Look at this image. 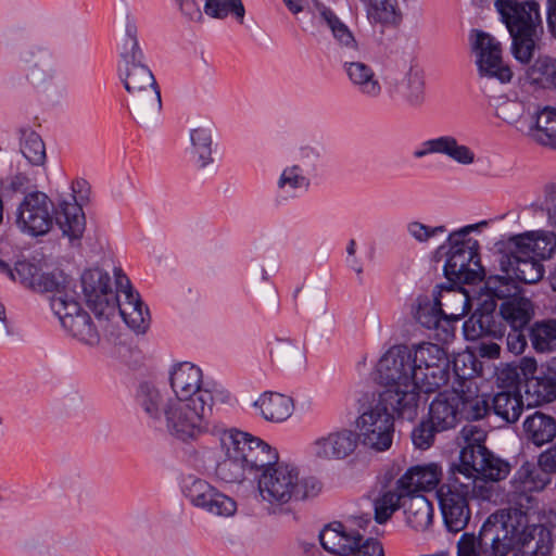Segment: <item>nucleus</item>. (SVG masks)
I'll return each mask as SVG.
<instances>
[{"label": "nucleus", "mask_w": 556, "mask_h": 556, "mask_svg": "<svg viewBox=\"0 0 556 556\" xmlns=\"http://www.w3.org/2000/svg\"><path fill=\"white\" fill-rule=\"evenodd\" d=\"M118 55L121 59L118 67H127L136 63L146 62V56L138 39L136 18L128 12L124 17L123 33L118 45Z\"/></svg>", "instance_id": "30"}, {"label": "nucleus", "mask_w": 556, "mask_h": 556, "mask_svg": "<svg viewBox=\"0 0 556 556\" xmlns=\"http://www.w3.org/2000/svg\"><path fill=\"white\" fill-rule=\"evenodd\" d=\"M510 254L507 256L508 267L515 278L523 283L532 285L540 281L544 276V266L540 260L530 255H520L518 249L510 247Z\"/></svg>", "instance_id": "34"}, {"label": "nucleus", "mask_w": 556, "mask_h": 556, "mask_svg": "<svg viewBox=\"0 0 556 556\" xmlns=\"http://www.w3.org/2000/svg\"><path fill=\"white\" fill-rule=\"evenodd\" d=\"M486 294L492 299H498L503 301L518 298V288L513 279L505 276H490L484 285Z\"/></svg>", "instance_id": "53"}, {"label": "nucleus", "mask_w": 556, "mask_h": 556, "mask_svg": "<svg viewBox=\"0 0 556 556\" xmlns=\"http://www.w3.org/2000/svg\"><path fill=\"white\" fill-rule=\"evenodd\" d=\"M490 412L506 424L516 422L523 412V401L519 392H497L490 406Z\"/></svg>", "instance_id": "39"}, {"label": "nucleus", "mask_w": 556, "mask_h": 556, "mask_svg": "<svg viewBox=\"0 0 556 556\" xmlns=\"http://www.w3.org/2000/svg\"><path fill=\"white\" fill-rule=\"evenodd\" d=\"M271 362L282 368H295L304 365L306 356L304 346L290 339H276L270 344Z\"/></svg>", "instance_id": "35"}, {"label": "nucleus", "mask_w": 556, "mask_h": 556, "mask_svg": "<svg viewBox=\"0 0 556 556\" xmlns=\"http://www.w3.org/2000/svg\"><path fill=\"white\" fill-rule=\"evenodd\" d=\"M528 137L535 143L556 150V109L544 106L531 117Z\"/></svg>", "instance_id": "31"}, {"label": "nucleus", "mask_w": 556, "mask_h": 556, "mask_svg": "<svg viewBox=\"0 0 556 556\" xmlns=\"http://www.w3.org/2000/svg\"><path fill=\"white\" fill-rule=\"evenodd\" d=\"M496 304L485 301L464 323L463 332L468 341L490 337L503 339L507 327H528L533 317L532 303L526 298H513L503 301L498 313Z\"/></svg>", "instance_id": "6"}, {"label": "nucleus", "mask_w": 556, "mask_h": 556, "mask_svg": "<svg viewBox=\"0 0 556 556\" xmlns=\"http://www.w3.org/2000/svg\"><path fill=\"white\" fill-rule=\"evenodd\" d=\"M526 113V104L519 100L506 99L495 108V115L510 125H516Z\"/></svg>", "instance_id": "57"}, {"label": "nucleus", "mask_w": 556, "mask_h": 556, "mask_svg": "<svg viewBox=\"0 0 556 556\" xmlns=\"http://www.w3.org/2000/svg\"><path fill=\"white\" fill-rule=\"evenodd\" d=\"M528 333L531 345L536 352L546 353L556 349L555 319L535 321L528 329Z\"/></svg>", "instance_id": "46"}, {"label": "nucleus", "mask_w": 556, "mask_h": 556, "mask_svg": "<svg viewBox=\"0 0 556 556\" xmlns=\"http://www.w3.org/2000/svg\"><path fill=\"white\" fill-rule=\"evenodd\" d=\"M184 492L193 506L212 515L229 517L237 510V504L231 497L203 479L190 478L185 483Z\"/></svg>", "instance_id": "22"}, {"label": "nucleus", "mask_w": 556, "mask_h": 556, "mask_svg": "<svg viewBox=\"0 0 556 556\" xmlns=\"http://www.w3.org/2000/svg\"><path fill=\"white\" fill-rule=\"evenodd\" d=\"M442 478V469L438 464L416 465L408 468L396 481L397 489L406 495L420 494V491L435 489Z\"/></svg>", "instance_id": "27"}, {"label": "nucleus", "mask_w": 556, "mask_h": 556, "mask_svg": "<svg viewBox=\"0 0 556 556\" xmlns=\"http://www.w3.org/2000/svg\"><path fill=\"white\" fill-rule=\"evenodd\" d=\"M365 534H379L368 514L326 525L319 532V542L323 548L331 554L350 556Z\"/></svg>", "instance_id": "15"}, {"label": "nucleus", "mask_w": 556, "mask_h": 556, "mask_svg": "<svg viewBox=\"0 0 556 556\" xmlns=\"http://www.w3.org/2000/svg\"><path fill=\"white\" fill-rule=\"evenodd\" d=\"M254 406L260 410L264 419L281 422L291 416L293 404L292 400L287 395L266 392L255 401Z\"/></svg>", "instance_id": "36"}, {"label": "nucleus", "mask_w": 556, "mask_h": 556, "mask_svg": "<svg viewBox=\"0 0 556 556\" xmlns=\"http://www.w3.org/2000/svg\"><path fill=\"white\" fill-rule=\"evenodd\" d=\"M463 479L476 482L477 479L483 481H500L505 479L509 471L508 462L495 456L490 450L477 452L473 462L468 465L453 464L451 466ZM476 485V483H473Z\"/></svg>", "instance_id": "23"}, {"label": "nucleus", "mask_w": 556, "mask_h": 556, "mask_svg": "<svg viewBox=\"0 0 556 556\" xmlns=\"http://www.w3.org/2000/svg\"><path fill=\"white\" fill-rule=\"evenodd\" d=\"M181 15L190 22H201L202 11L195 0H173Z\"/></svg>", "instance_id": "63"}, {"label": "nucleus", "mask_w": 556, "mask_h": 556, "mask_svg": "<svg viewBox=\"0 0 556 556\" xmlns=\"http://www.w3.org/2000/svg\"><path fill=\"white\" fill-rule=\"evenodd\" d=\"M136 402L146 414L148 422L155 429L165 427L170 435L181 441L199 438L192 426L186 425L187 421H176L174 416L169 415V407L174 406L175 399L167 396L153 383L142 382L139 384Z\"/></svg>", "instance_id": "12"}, {"label": "nucleus", "mask_w": 556, "mask_h": 556, "mask_svg": "<svg viewBox=\"0 0 556 556\" xmlns=\"http://www.w3.org/2000/svg\"><path fill=\"white\" fill-rule=\"evenodd\" d=\"M507 536L511 538L509 553L514 556H551L553 540L551 531L543 525H529L527 511L509 506L504 509Z\"/></svg>", "instance_id": "11"}, {"label": "nucleus", "mask_w": 556, "mask_h": 556, "mask_svg": "<svg viewBox=\"0 0 556 556\" xmlns=\"http://www.w3.org/2000/svg\"><path fill=\"white\" fill-rule=\"evenodd\" d=\"M275 462L260 468L257 489L263 501L281 506L292 501H303L316 496L320 483L313 477L302 478L296 466L280 463L275 450Z\"/></svg>", "instance_id": "7"}, {"label": "nucleus", "mask_w": 556, "mask_h": 556, "mask_svg": "<svg viewBox=\"0 0 556 556\" xmlns=\"http://www.w3.org/2000/svg\"><path fill=\"white\" fill-rule=\"evenodd\" d=\"M340 63L356 93L368 101L380 99L383 87L375 70L369 64L361 61V59H346Z\"/></svg>", "instance_id": "25"}, {"label": "nucleus", "mask_w": 556, "mask_h": 556, "mask_svg": "<svg viewBox=\"0 0 556 556\" xmlns=\"http://www.w3.org/2000/svg\"><path fill=\"white\" fill-rule=\"evenodd\" d=\"M115 285L117 288L118 312L125 324L138 333H144L150 325L148 306L142 302L140 294L132 288L129 278L121 268H114Z\"/></svg>", "instance_id": "19"}, {"label": "nucleus", "mask_w": 556, "mask_h": 556, "mask_svg": "<svg viewBox=\"0 0 556 556\" xmlns=\"http://www.w3.org/2000/svg\"><path fill=\"white\" fill-rule=\"evenodd\" d=\"M453 468H450L446 482L437 490V498L447 531H463L471 517L469 501L473 497V481L462 480Z\"/></svg>", "instance_id": "13"}, {"label": "nucleus", "mask_w": 556, "mask_h": 556, "mask_svg": "<svg viewBox=\"0 0 556 556\" xmlns=\"http://www.w3.org/2000/svg\"><path fill=\"white\" fill-rule=\"evenodd\" d=\"M415 318L422 327L435 330V337L439 340L447 341L454 336L452 321H456V318L452 320L447 319L443 314L439 301L433 304H419L415 313Z\"/></svg>", "instance_id": "32"}, {"label": "nucleus", "mask_w": 556, "mask_h": 556, "mask_svg": "<svg viewBox=\"0 0 556 556\" xmlns=\"http://www.w3.org/2000/svg\"><path fill=\"white\" fill-rule=\"evenodd\" d=\"M352 556H384L382 544L374 539L367 538L359 542Z\"/></svg>", "instance_id": "64"}, {"label": "nucleus", "mask_w": 556, "mask_h": 556, "mask_svg": "<svg viewBox=\"0 0 556 556\" xmlns=\"http://www.w3.org/2000/svg\"><path fill=\"white\" fill-rule=\"evenodd\" d=\"M425 85L422 71L417 65L409 64L401 76L387 78V96L396 106L417 109L426 100Z\"/></svg>", "instance_id": "20"}, {"label": "nucleus", "mask_w": 556, "mask_h": 556, "mask_svg": "<svg viewBox=\"0 0 556 556\" xmlns=\"http://www.w3.org/2000/svg\"><path fill=\"white\" fill-rule=\"evenodd\" d=\"M527 439L538 446L551 442L556 437V420L541 412H534L523 422Z\"/></svg>", "instance_id": "37"}, {"label": "nucleus", "mask_w": 556, "mask_h": 556, "mask_svg": "<svg viewBox=\"0 0 556 556\" xmlns=\"http://www.w3.org/2000/svg\"><path fill=\"white\" fill-rule=\"evenodd\" d=\"M370 22L384 27H397L403 18L397 0H363Z\"/></svg>", "instance_id": "40"}, {"label": "nucleus", "mask_w": 556, "mask_h": 556, "mask_svg": "<svg viewBox=\"0 0 556 556\" xmlns=\"http://www.w3.org/2000/svg\"><path fill=\"white\" fill-rule=\"evenodd\" d=\"M31 187V180L25 173H16L5 178L0 177V197L12 199L17 194H26Z\"/></svg>", "instance_id": "55"}, {"label": "nucleus", "mask_w": 556, "mask_h": 556, "mask_svg": "<svg viewBox=\"0 0 556 556\" xmlns=\"http://www.w3.org/2000/svg\"><path fill=\"white\" fill-rule=\"evenodd\" d=\"M439 150V154H443L460 165H470L476 160L475 152L468 146L460 144L454 136H440Z\"/></svg>", "instance_id": "49"}, {"label": "nucleus", "mask_w": 556, "mask_h": 556, "mask_svg": "<svg viewBox=\"0 0 556 556\" xmlns=\"http://www.w3.org/2000/svg\"><path fill=\"white\" fill-rule=\"evenodd\" d=\"M20 151L30 165H45L47 160L46 144L40 135L30 127L20 129Z\"/></svg>", "instance_id": "42"}, {"label": "nucleus", "mask_w": 556, "mask_h": 556, "mask_svg": "<svg viewBox=\"0 0 556 556\" xmlns=\"http://www.w3.org/2000/svg\"><path fill=\"white\" fill-rule=\"evenodd\" d=\"M309 176L311 175L293 164L282 170L277 186L280 190L287 192H294L298 189L307 190L311 185Z\"/></svg>", "instance_id": "54"}, {"label": "nucleus", "mask_w": 556, "mask_h": 556, "mask_svg": "<svg viewBox=\"0 0 556 556\" xmlns=\"http://www.w3.org/2000/svg\"><path fill=\"white\" fill-rule=\"evenodd\" d=\"M71 288V278L62 270L39 273L34 287L36 292H53V295L64 294Z\"/></svg>", "instance_id": "52"}, {"label": "nucleus", "mask_w": 556, "mask_h": 556, "mask_svg": "<svg viewBox=\"0 0 556 556\" xmlns=\"http://www.w3.org/2000/svg\"><path fill=\"white\" fill-rule=\"evenodd\" d=\"M39 273L38 266L27 260L17 261L14 264L15 281L31 290L35 287Z\"/></svg>", "instance_id": "60"}, {"label": "nucleus", "mask_w": 556, "mask_h": 556, "mask_svg": "<svg viewBox=\"0 0 556 556\" xmlns=\"http://www.w3.org/2000/svg\"><path fill=\"white\" fill-rule=\"evenodd\" d=\"M551 473L543 471L541 466L527 463L516 472V480L519 481L522 492L542 491L551 482Z\"/></svg>", "instance_id": "47"}, {"label": "nucleus", "mask_w": 556, "mask_h": 556, "mask_svg": "<svg viewBox=\"0 0 556 556\" xmlns=\"http://www.w3.org/2000/svg\"><path fill=\"white\" fill-rule=\"evenodd\" d=\"M454 361V374L466 379L471 372L459 374ZM452 374V362L446 351L434 343L422 342L391 346L377 364V377L384 390L394 391L396 397L413 393L418 407L419 393H433L447 384Z\"/></svg>", "instance_id": "1"}, {"label": "nucleus", "mask_w": 556, "mask_h": 556, "mask_svg": "<svg viewBox=\"0 0 556 556\" xmlns=\"http://www.w3.org/2000/svg\"><path fill=\"white\" fill-rule=\"evenodd\" d=\"M25 62L29 63L26 78L50 99H62L67 94L65 78L55 68L50 52L38 48L37 53L27 52Z\"/></svg>", "instance_id": "17"}, {"label": "nucleus", "mask_w": 556, "mask_h": 556, "mask_svg": "<svg viewBox=\"0 0 556 556\" xmlns=\"http://www.w3.org/2000/svg\"><path fill=\"white\" fill-rule=\"evenodd\" d=\"M460 438L464 441V446L459 452V464L468 465V462H473L477 452H483L485 446L486 432L476 425H465L460 430Z\"/></svg>", "instance_id": "44"}, {"label": "nucleus", "mask_w": 556, "mask_h": 556, "mask_svg": "<svg viewBox=\"0 0 556 556\" xmlns=\"http://www.w3.org/2000/svg\"><path fill=\"white\" fill-rule=\"evenodd\" d=\"M53 203L50 198L41 191L27 192L18 203L15 211V225L17 229L30 237L47 235L55 219L63 236L70 240L81 238L86 222L81 206L76 202L74 194L71 200L59 202L55 216H53Z\"/></svg>", "instance_id": "4"}, {"label": "nucleus", "mask_w": 556, "mask_h": 556, "mask_svg": "<svg viewBox=\"0 0 556 556\" xmlns=\"http://www.w3.org/2000/svg\"><path fill=\"white\" fill-rule=\"evenodd\" d=\"M396 396L394 391L383 390L370 396L365 394L359 400V415L355 421L358 443L375 452H384L393 442L394 414L403 419H415L418 412L415 395L404 393L402 397Z\"/></svg>", "instance_id": "3"}, {"label": "nucleus", "mask_w": 556, "mask_h": 556, "mask_svg": "<svg viewBox=\"0 0 556 556\" xmlns=\"http://www.w3.org/2000/svg\"><path fill=\"white\" fill-rule=\"evenodd\" d=\"M118 76L131 96L130 112L134 119L143 127L155 124L162 110L161 91L146 62L118 67Z\"/></svg>", "instance_id": "9"}, {"label": "nucleus", "mask_w": 556, "mask_h": 556, "mask_svg": "<svg viewBox=\"0 0 556 556\" xmlns=\"http://www.w3.org/2000/svg\"><path fill=\"white\" fill-rule=\"evenodd\" d=\"M319 159L320 153L316 148L309 146L301 147L296 155L298 163L294 165L308 175H312L316 172Z\"/></svg>", "instance_id": "62"}, {"label": "nucleus", "mask_w": 556, "mask_h": 556, "mask_svg": "<svg viewBox=\"0 0 556 556\" xmlns=\"http://www.w3.org/2000/svg\"><path fill=\"white\" fill-rule=\"evenodd\" d=\"M509 245L518 249L520 255L542 261L551 258L556 252V235L546 230L528 231L511 237Z\"/></svg>", "instance_id": "26"}, {"label": "nucleus", "mask_w": 556, "mask_h": 556, "mask_svg": "<svg viewBox=\"0 0 556 556\" xmlns=\"http://www.w3.org/2000/svg\"><path fill=\"white\" fill-rule=\"evenodd\" d=\"M204 12L213 18L232 15L240 24L244 21L245 9L241 0H206Z\"/></svg>", "instance_id": "50"}, {"label": "nucleus", "mask_w": 556, "mask_h": 556, "mask_svg": "<svg viewBox=\"0 0 556 556\" xmlns=\"http://www.w3.org/2000/svg\"><path fill=\"white\" fill-rule=\"evenodd\" d=\"M224 457L215 468L216 477L226 483H240L249 476H257L260 468L275 462V448L257 437L237 429L220 435Z\"/></svg>", "instance_id": "5"}, {"label": "nucleus", "mask_w": 556, "mask_h": 556, "mask_svg": "<svg viewBox=\"0 0 556 556\" xmlns=\"http://www.w3.org/2000/svg\"><path fill=\"white\" fill-rule=\"evenodd\" d=\"M458 404H462L459 391L453 389L438 393L429 406V418L437 425V429L445 431L456 427Z\"/></svg>", "instance_id": "29"}, {"label": "nucleus", "mask_w": 556, "mask_h": 556, "mask_svg": "<svg viewBox=\"0 0 556 556\" xmlns=\"http://www.w3.org/2000/svg\"><path fill=\"white\" fill-rule=\"evenodd\" d=\"M481 222L467 225L451 232L447 237L448 250L443 271L447 280L453 283L471 285L481 281L484 269L479 257V242L470 237V233L480 226Z\"/></svg>", "instance_id": "10"}, {"label": "nucleus", "mask_w": 556, "mask_h": 556, "mask_svg": "<svg viewBox=\"0 0 556 556\" xmlns=\"http://www.w3.org/2000/svg\"><path fill=\"white\" fill-rule=\"evenodd\" d=\"M315 18L330 31L334 45V58L339 62L346 59H361L362 49L353 31L332 9L317 3Z\"/></svg>", "instance_id": "21"}, {"label": "nucleus", "mask_w": 556, "mask_h": 556, "mask_svg": "<svg viewBox=\"0 0 556 556\" xmlns=\"http://www.w3.org/2000/svg\"><path fill=\"white\" fill-rule=\"evenodd\" d=\"M213 130L214 125L208 119L195 122L189 130V153L192 162L200 169H205L214 163Z\"/></svg>", "instance_id": "28"}, {"label": "nucleus", "mask_w": 556, "mask_h": 556, "mask_svg": "<svg viewBox=\"0 0 556 556\" xmlns=\"http://www.w3.org/2000/svg\"><path fill=\"white\" fill-rule=\"evenodd\" d=\"M527 80L531 85L541 88H556V59L542 55L539 56L526 72Z\"/></svg>", "instance_id": "43"}, {"label": "nucleus", "mask_w": 556, "mask_h": 556, "mask_svg": "<svg viewBox=\"0 0 556 556\" xmlns=\"http://www.w3.org/2000/svg\"><path fill=\"white\" fill-rule=\"evenodd\" d=\"M446 231L447 229L444 225L430 227L416 220L407 224L408 235L419 243H425L430 238L442 235Z\"/></svg>", "instance_id": "61"}, {"label": "nucleus", "mask_w": 556, "mask_h": 556, "mask_svg": "<svg viewBox=\"0 0 556 556\" xmlns=\"http://www.w3.org/2000/svg\"><path fill=\"white\" fill-rule=\"evenodd\" d=\"M407 525L416 531L427 530L433 520V506L422 494L406 495L402 500Z\"/></svg>", "instance_id": "33"}, {"label": "nucleus", "mask_w": 556, "mask_h": 556, "mask_svg": "<svg viewBox=\"0 0 556 556\" xmlns=\"http://www.w3.org/2000/svg\"><path fill=\"white\" fill-rule=\"evenodd\" d=\"M64 317L65 320L61 325L73 338L88 345H97L100 342L99 331L86 311L72 318L66 314Z\"/></svg>", "instance_id": "41"}, {"label": "nucleus", "mask_w": 556, "mask_h": 556, "mask_svg": "<svg viewBox=\"0 0 556 556\" xmlns=\"http://www.w3.org/2000/svg\"><path fill=\"white\" fill-rule=\"evenodd\" d=\"M470 41L479 77L495 79L501 84L509 83L513 78V71L503 61L501 42L479 29L471 30Z\"/></svg>", "instance_id": "16"}, {"label": "nucleus", "mask_w": 556, "mask_h": 556, "mask_svg": "<svg viewBox=\"0 0 556 556\" xmlns=\"http://www.w3.org/2000/svg\"><path fill=\"white\" fill-rule=\"evenodd\" d=\"M406 494L397 489L382 491L372 502L374 520L378 525L386 523L392 515L402 507Z\"/></svg>", "instance_id": "45"}, {"label": "nucleus", "mask_w": 556, "mask_h": 556, "mask_svg": "<svg viewBox=\"0 0 556 556\" xmlns=\"http://www.w3.org/2000/svg\"><path fill=\"white\" fill-rule=\"evenodd\" d=\"M439 150V154H443L460 165H470L476 160L475 152L468 146L460 144L454 136H440Z\"/></svg>", "instance_id": "48"}, {"label": "nucleus", "mask_w": 556, "mask_h": 556, "mask_svg": "<svg viewBox=\"0 0 556 556\" xmlns=\"http://www.w3.org/2000/svg\"><path fill=\"white\" fill-rule=\"evenodd\" d=\"M495 8L511 37L514 58L529 63L543 30L540 3L536 0H496Z\"/></svg>", "instance_id": "8"}, {"label": "nucleus", "mask_w": 556, "mask_h": 556, "mask_svg": "<svg viewBox=\"0 0 556 556\" xmlns=\"http://www.w3.org/2000/svg\"><path fill=\"white\" fill-rule=\"evenodd\" d=\"M441 431L442 430L437 429V425L429 418L428 420L420 421V424L414 428L412 431V441L417 448L427 450L432 445L435 433Z\"/></svg>", "instance_id": "58"}, {"label": "nucleus", "mask_w": 556, "mask_h": 556, "mask_svg": "<svg viewBox=\"0 0 556 556\" xmlns=\"http://www.w3.org/2000/svg\"><path fill=\"white\" fill-rule=\"evenodd\" d=\"M50 306L61 324L65 320L64 314L72 318L85 312L74 296L70 295L67 291L64 294L52 295Z\"/></svg>", "instance_id": "56"}, {"label": "nucleus", "mask_w": 556, "mask_h": 556, "mask_svg": "<svg viewBox=\"0 0 556 556\" xmlns=\"http://www.w3.org/2000/svg\"><path fill=\"white\" fill-rule=\"evenodd\" d=\"M462 394V404H458V422L462 420H479L490 413L489 402L479 395L467 394L464 391Z\"/></svg>", "instance_id": "51"}, {"label": "nucleus", "mask_w": 556, "mask_h": 556, "mask_svg": "<svg viewBox=\"0 0 556 556\" xmlns=\"http://www.w3.org/2000/svg\"><path fill=\"white\" fill-rule=\"evenodd\" d=\"M525 391L536 405L555 401L556 372L541 368L538 377H530L526 382Z\"/></svg>", "instance_id": "38"}, {"label": "nucleus", "mask_w": 556, "mask_h": 556, "mask_svg": "<svg viewBox=\"0 0 556 556\" xmlns=\"http://www.w3.org/2000/svg\"><path fill=\"white\" fill-rule=\"evenodd\" d=\"M81 288L86 303L96 316L106 319L114 316L117 289L112 288L109 273L100 268L85 270L81 275Z\"/></svg>", "instance_id": "18"}, {"label": "nucleus", "mask_w": 556, "mask_h": 556, "mask_svg": "<svg viewBox=\"0 0 556 556\" xmlns=\"http://www.w3.org/2000/svg\"><path fill=\"white\" fill-rule=\"evenodd\" d=\"M509 330L505 332L507 350L515 354L520 355L525 352L528 345V327H508Z\"/></svg>", "instance_id": "59"}, {"label": "nucleus", "mask_w": 556, "mask_h": 556, "mask_svg": "<svg viewBox=\"0 0 556 556\" xmlns=\"http://www.w3.org/2000/svg\"><path fill=\"white\" fill-rule=\"evenodd\" d=\"M504 509L490 515L482 523L478 535L464 532L456 544V556H507L513 546L507 536Z\"/></svg>", "instance_id": "14"}, {"label": "nucleus", "mask_w": 556, "mask_h": 556, "mask_svg": "<svg viewBox=\"0 0 556 556\" xmlns=\"http://www.w3.org/2000/svg\"><path fill=\"white\" fill-rule=\"evenodd\" d=\"M169 384L175 394L169 415L176 421H188L186 425L192 426L199 437L208 431L214 406L230 400L227 390L214 381H205L202 369L189 362L173 366Z\"/></svg>", "instance_id": "2"}, {"label": "nucleus", "mask_w": 556, "mask_h": 556, "mask_svg": "<svg viewBox=\"0 0 556 556\" xmlns=\"http://www.w3.org/2000/svg\"><path fill=\"white\" fill-rule=\"evenodd\" d=\"M357 433L350 429H341L318 437L308 446L309 455L320 460L344 459L356 450Z\"/></svg>", "instance_id": "24"}]
</instances>
